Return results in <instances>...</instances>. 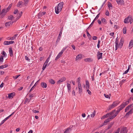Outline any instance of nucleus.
Returning <instances> with one entry per match:
<instances>
[{"instance_id": "25", "label": "nucleus", "mask_w": 133, "mask_h": 133, "mask_svg": "<svg viewBox=\"0 0 133 133\" xmlns=\"http://www.w3.org/2000/svg\"><path fill=\"white\" fill-rule=\"evenodd\" d=\"M101 21L102 23L104 24H105L107 23V22L106 20V19L104 18H102V19H101Z\"/></svg>"}, {"instance_id": "36", "label": "nucleus", "mask_w": 133, "mask_h": 133, "mask_svg": "<svg viewBox=\"0 0 133 133\" xmlns=\"http://www.w3.org/2000/svg\"><path fill=\"white\" fill-rule=\"evenodd\" d=\"M14 112H13L11 114L9 115V116L7 117L6 118H5L4 120H5V121H6L7 119H8L12 115H13Z\"/></svg>"}, {"instance_id": "1", "label": "nucleus", "mask_w": 133, "mask_h": 133, "mask_svg": "<svg viewBox=\"0 0 133 133\" xmlns=\"http://www.w3.org/2000/svg\"><path fill=\"white\" fill-rule=\"evenodd\" d=\"M63 2H61L58 4L57 6L55 7V11L56 14H58L61 11L63 7Z\"/></svg>"}, {"instance_id": "4", "label": "nucleus", "mask_w": 133, "mask_h": 133, "mask_svg": "<svg viewBox=\"0 0 133 133\" xmlns=\"http://www.w3.org/2000/svg\"><path fill=\"white\" fill-rule=\"evenodd\" d=\"M115 110H114L108 113L109 114L108 115V116L109 117V118H112V119L114 118L116 116H115Z\"/></svg>"}, {"instance_id": "23", "label": "nucleus", "mask_w": 133, "mask_h": 133, "mask_svg": "<svg viewBox=\"0 0 133 133\" xmlns=\"http://www.w3.org/2000/svg\"><path fill=\"white\" fill-rule=\"evenodd\" d=\"M50 63H49L48 64H46V63H44V64H43V67L42 68V69L43 70H44L45 69V68H46V66H49V65L50 64Z\"/></svg>"}, {"instance_id": "39", "label": "nucleus", "mask_w": 133, "mask_h": 133, "mask_svg": "<svg viewBox=\"0 0 133 133\" xmlns=\"http://www.w3.org/2000/svg\"><path fill=\"white\" fill-rule=\"evenodd\" d=\"M18 35V34H17L15 35L14 36H13L12 37H11V40H14V39Z\"/></svg>"}, {"instance_id": "29", "label": "nucleus", "mask_w": 133, "mask_h": 133, "mask_svg": "<svg viewBox=\"0 0 133 133\" xmlns=\"http://www.w3.org/2000/svg\"><path fill=\"white\" fill-rule=\"evenodd\" d=\"M132 112V109H131L126 114L125 116H129L130 114H131Z\"/></svg>"}, {"instance_id": "19", "label": "nucleus", "mask_w": 133, "mask_h": 133, "mask_svg": "<svg viewBox=\"0 0 133 133\" xmlns=\"http://www.w3.org/2000/svg\"><path fill=\"white\" fill-rule=\"evenodd\" d=\"M78 88L79 89V92L80 94H81L82 91V89L81 84L78 85Z\"/></svg>"}, {"instance_id": "59", "label": "nucleus", "mask_w": 133, "mask_h": 133, "mask_svg": "<svg viewBox=\"0 0 133 133\" xmlns=\"http://www.w3.org/2000/svg\"><path fill=\"white\" fill-rule=\"evenodd\" d=\"M104 36H102V37H101V40H100V39H99L98 40V42H100L101 41H102V42H103V40H102V39H104Z\"/></svg>"}, {"instance_id": "28", "label": "nucleus", "mask_w": 133, "mask_h": 133, "mask_svg": "<svg viewBox=\"0 0 133 133\" xmlns=\"http://www.w3.org/2000/svg\"><path fill=\"white\" fill-rule=\"evenodd\" d=\"M108 6L110 9H112V6L110 3H109L108 4Z\"/></svg>"}, {"instance_id": "12", "label": "nucleus", "mask_w": 133, "mask_h": 133, "mask_svg": "<svg viewBox=\"0 0 133 133\" xmlns=\"http://www.w3.org/2000/svg\"><path fill=\"white\" fill-rule=\"evenodd\" d=\"M25 5L24 3L22 2H19L17 4V6L18 7L21 8L22 6H24Z\"/></svg>"}, {"instance_id": "43", "label": "nucleus", "mask_w": 133, "mask_h": 133, "mask_svg": "<svg viewBox=\"0 0 133 133\" xmlns=\"http://www.w3.org/2000/svg\"><path fill=\"white\" fill-rule=\"evenodd\" d=\"M29 0H24V3L25 4V5L26 6L27 5L29 1Z\"/></svg>"}, {"instance_id": "37", "label": "nucleus", "mask_w": 133, "mask_h": 133, "mask_svg": "<svg viewBox=\"0 0 133 133\" xmlns=\"http://www.w3.org/2000/svg\"><path fill=\"white\" fill-rule=\"evenodd\" d=\"M14 17L13 16L10 15V16H9L8 18V19L12 21L14 19Z\"/></svg>"}, {"instance_id": "44", "label": "nucleus", "mask_w": 133, "mask_h": 133, "mask_svg": "<svg viewBox=\"0 0 133 133\" xmlns=\"http://www.w3.org/2000/svg\"><path fill=\"white\" fill-rule=\"evenodd\" d=\"M95 21V20H94L92 22V23H91V24L89 26L88 28H90L93 25V24L94 23Z\"/></svg>"}, {"instance_id": "52", "label": "nucleus", "mask_w": 133, "mask_h": 133, "mask_svg": "<svg viewBox=\"0 0 133 133\" xmlns=\"http://www.w3.org/2000/svg\"><path fill=\"white\" fill-rule=\"evenodd\" d=\"M100 13H99L97 15L96 17L95 18V19H94V20H95H95H96L98 18L100 15Z\"/></svg>"}, {"instance_id": "60", "label": "nucleus", "mask_w": 133, "mask_h": 133, "mask_svg": "<svg viewBox=\"0 0 133 133\" xmlns=\"http://www.w3.org/2000/svg\"><path fill=\"white\" fill-rule=\"evenodd\" d=\"M120 130V129L118 128L117 130L116 131L115 133H119Z\"/></svg>"}, {"instance_id": "31", "label": "nucleus", "mask_w": 133, "mask_h": 133, "mask_svg": "<svg viewBox=\"0 0 133 133\" xmlns=\"http://www.w3.org/2000/svg\"><path fill=\"white\" fill-rule=\"evenodd\" d=\"M4 60L3 57L2 56H0V64H2Z\"/></svg>"}, {"instance_id": "64", "label": "nucleus", "mask_w": 133, "mask_h": 133, "mask_svg": "<svg viewBox=\"0 0 133 133\" xmlns=\"http://www.w3.org/2000/svg\"><path fill=\"white\" fill-rule=\"evenodd\" d=\"M87 34L88 36L90 38L91 37V36L90 34H89L88 31H87Z\"/></svg>"}, {"instance_id": "46", "label": "nucleus", "mask_w": 133, "mask_h": 133, "mask_svg": "<svg viewBox=\"0 0 133 133\" xmlns=\"http://www.w3.org/2000/svg\"><path fill=\"white\" fill-rule=\"evenodd\" d=\"M22 12L21 11V13L19 14V17H18V18H16V19L18 20L19 19V18L22 15Z\"/></svg>"}, {"instance_id": "20", "label": "nucleus", "mask_w": 133, "mask_h": 133, "mask_svg": "<svg viewBox=\"0 0 133 133\" xmlns=\"http://www.w3.org/2000/svg\"><path fill=\"white\" fill-rule=\"evenodd\" d=\"M12 5L11 4H10L8 7L5 9V12L4 13H5L8 11L11 7Z\"/></svg>"}, {"instance_id": "2", "label": "nucleus", "mask_w": 133, "mask_h": 133, "mask_svg": "<svg viewBox=\"0 0 133 133\" xmlns=\"http://www.w3.org/2000/svg\"><path fill=\"white\" fill-rule=\"evenodd\" d=\"M119 102L117 101L114 102L113 103L109 106L108 110H110L111 109L116 107L119 104Z\"/></svg>"}, {"instance_id": "27", "label": "nucleus", "mask_w": 133, "mask_h": 133, "mask_svg": "<svg viewBox=\"0 0 133 133\" xmlns=\"http://www.w3.org/2000/svg\"><path fill=\"white\" fill-rule=\"evenodd\" d=\"M117 2L118 4H122L123 2V0H117Z\"/></svg>"}, {"instance_id": "61", "label": "nucleus", "mask_w": 133, "mask_h": 133, "mask_svg": "<svg viewBox=\"0 0 133 133\" xmlns=\"http://www.w3.org/2000/svg\"><path fill=\"white\" fill-rule=\"evenodd\" d=\"M97 39V37L96 36H94L92 37V39L94 40H96Z\"/></svg>"}, {"instance_id": "26", "label": "nucleus", "mask_w": 133, "mask_h": 133, "mask_svg": "<svg viewBox=\"0 0 133 133\" xmlns=\"http://www.w3.org/2000/svg\"><path fill=\"white\" fill-rule=\"evenodd\" d=\"M133 46V42H130L129 44L128 48L130 49L132 48Z\"/></svg>"}, {"instance_id": "5", "label": "nucleus", "mask_w": 133, "mask_h": 133, "mask_svg": "<svg viewBox=\"0 0 133 133\" xmlns=\"http://www.w3.org/2000/svg\"><path fill=\"white\" fill-rule=\"evenodd\" d=\"M73 126L72 125L70 126L69 127L67 128L65 130L64 133H69L72 130V128Z\"/></svg>"}, {"instance_id": "30", "label": "nucleus", "mask_w": 133, "mask_h": 133, "mask_svg": "<svg viewBox=\"0 0 133 133\" xmlns=\"http://www.w3.org/2000/svg\"><path fill=\"white\" fill-rule=\"evenodd\" d=\"M114 122H111L110 123V124L108 125V129H109L111 127L112 125H113L114 123Z\"/></svg>"}, {"instance_id": "47", "label": "nucleus", "mask_w": 133, "mask_h": 133, "mask_svg": "<svg viewBox=\"0 0 133 133\" xmlns=\"http://www.w3.org/2000/svg\"><path fill=\"white\" fill-rule=\"evenodd\" d=\"M131 97H130V98L128 100V101H127L126 102H124V103H125L127 104V105L131 101L130 99H131Z\"/></svg>"}, {"instance_id": "54", "label": "nucleus", "mask_w": 133, "mask_h": 133, "mask_svg": "<svg viewBox=\"0 0 133 133\" xmlns=\"http://www.w3.org/2000/svg\"><path fill=\"white\" fill-rule=\"evenodd\" d=\"M42 16V14L40 12L38 14V17L39 18H40Z\"/></svg>"}, {"instance_id": "58", "label": "nucleus", "mask_w": 133, "mask_h": 133, "mask_svg": "<svg viewBox=\"0 0 133 133\" xmlns=\"http://www.w3.org/2000/svg\"><path fill=\"white\" fill-rule=\"evenodd\" d=\"M33 112L35 113H38L39 112V111L38 110H33Z\"/></svg>"}, {"instance_id": "14", "label": "nucleus", "mask_w": 133, "mask_h": 133, "mask_svg": "<svg viewBox=\"0 0 133 133\" xmlns=\"http://www.w3.org/2000/svg\"><path fill=\"white\" fill-rule=\"evenodd\" d=\"M66 79V78L65 77H63L58 81L57 83L58 84L60 83L61 82L64 81Z\"/></svg>"}, {"instance_id": "50", "label": "nucleus", "mask_w": 133, "mask_h": 133, "mask_svg": "<svg viewBox=\"0 0 133 133\" xmlns=\"http://www.w3.org/2000/svg\"><path fill=\"white\" fill-rule=\"evenodd\" d=\"M30 101V100H29L27 98H26L25 100L24 103L26 104L27 102L29 103Z\"/></svg>"}, {"instance_id": "51", "label": "nucleus", "mask_w": 133, "mask_h": 133, "mask_svg": "<svg viewBox=\"0 0 133 133\" xmlns=\"http://www.w3.org/2000/svg\"><path fill=\"white\" fill-rule=\"evenodd\" d=\"M49 57H48L46 59V61L44 63L48 64V63L49 62Z\"/></svg>"}, {"instance_id": "3", "label": "nucleus", "mask_w": 133, "mask_h": 133, "mask_svg": "<svg viewBox=\"0 0 133 133\" xmlns=\"http://www.w3.org/2000/svg\"><path fill=\"white\" fill-rule=\"evenodd\" d=\"M133 21L132 17H131L128 16L125 18L124 20V22L125 23H128L130 22L131 23Z\"/></svg>"}, {"instance_id": "18", "label": "nucleus", "mask_w": 133, "mask_h": 133, "mask_svg": "<svg viewBox=\"0 0 133 133\" xmlns=\"http://www.w3.org/2000/svg\"><path fill=\"white\" fill-rule=\"evenodd\" d=\"M41 86L43 88H45L47 87V84L45 83L42 82L41 83Z\"/></svg>"}, {"instance_id": "62", "label": "nucleus", "mask_w": 133, "mask_h": 133, "mask_svg": "<svg viewBox=\"0 0 133 133\" xmlns=\"http://www.w3.org/2000/svg\"><path fill=\"white\" fill-rule=\"evenodd\" d=\"M20 75H17L16 76H13V77L15 79H17L19 76Z\"/></svg>"}, {"instance_id": "49", "label": "nucleus", "mask_w": 133, "mask_h": 133, "mask_svg": "<svg viewBox=\"0 0 133 133\" xmlns=\"http://www.w3.org/2000/svg\"><path fill=\"white\" fill-rule=\"evenodd\" d=\"M123 32L124 34H125L126 33V27L124 28Z\"/></svg>"}, {"instance_id": "34", "label": "nucleus", "mask_w": 133, "mask_h": 133, "mask_svg": "<svg viewBox=\"0 0 133 133\" xmlns=\"http://www.w3.org/2000/svg\"><path fill=\"white\" fill-rule=\"evenodd\" d=\"M49 82L51 84H54L55 83V81L52 79H50L49 80Z\"/></svg>"}, {"instance_id": "11", "label": "nucleus", "mask_w": 133, "mask_h": 133, "mask_svg": "<svg viewBox=\"0 0 133 133\" xmlns=\"http://www.w3.org/2000/svg\"><path fill=\"white\" fill-rule=\"evenodd\" d=\"M127 105V104L125 103H123L118 107L121 109V110H122Z\"/></svg>"}, {"instance_id": "55", "label": "nucleus", "mask_w": 133, "mask_h": 133, "mask_svg": "<svg viewBox=\"0 0 133 133\" xmlns=\"http://www.w3.org/2000/svg\"><path fill=\"white\" fill-rule=\"evenodd\" d=\"M87 91L88 92V94L89 95H91V92L88 89L87 90Z\"/></svg>"}, {"instance_id": "7", "label": "nucleus", "mask_w": 133, "mask_h": 133, "mask_svg": "<svg viewBox=\"0 0 133 133\" xmlns=\"http://www.w3.org/2000/svg\"><path fill=\"white\" fill-rule=\"evenodd\" d=\"M13 21H10L6 22L5 24V26L6 27H9L11 25L13 24Z\"/></svg>"}, {"instance_id": "16", "label": "nucleus", "mask_w": 133, "mask_h": 133, "mask_svg": "<svg viewBox=\"0 0 133 133\" xmlns=\"http://www.w3.org/2000/svg\"><path fill=\"white\" fill-rule=\"evenodd\" d=\"M9 49L10 55L11 57H12L13 56V51L12 50V48L11 47Z\"/></svg>"}, {"instance_id": "40", "label": "nucleus", "mask_w": 133, "mask_h": 133, "mask_svg": "<svg viewBox=\"0 0 133 133\" xmlns=\"http://www.w3.org/2000/svg\"><path fill=\"white\" fill-rule=\"evenodd\" d=\"M96 112L95 111H94L91 114V117H93L95 115Z\"/></svg>"}, {"instance_id": "42", "label": "nucleus", "mask_w": 133, "mask_h": 133, "mask_svg": "<svg viewBox=\"0 0 133 133\" xmlns=\"http://www.w3.org/2000/svg\"><path fill=\"white\" fill-rule=\"evenodd\" d=\"M118 42H115V43L116 47L115 50H116L118 48Z\"/></svg>"}, {"instance_id": "56", "label": "nucleus", "mask_w": 133, "mask_h": 133, "mask_svg": "<svg viewBox=\"0 0 133 133\" xmlns=\"http://www.w3.org/2000/svg\"><path fill=\"white\" fill-rule=\"evenodd\" d=\"M5 9H3L2 10V12H0V15H1L3 13H4V12H5Z\"/></svg>"}, {"instance_id": "10", "label": "nucleus", "mask_w": 133, "mask_h": 133, "mask_svg": "<svg viewBox=\"0 0 133 133\" xmlns=\"http://www.w3.org/2000/svg\"><path fill=\"white\" fill-rule=\"evenodd\" d=\"M127 105V104L125 103H123L118 107L121 109V110H122Z\"/></svg>"}, {"instance_id": "41", "label": "nucleus", "mask_w": 133, "mask_h": 133, "mask_svg": "<svg viewBox=\"0 0 133 133\" xmlns=\"http://www.w3.org/2000/svg\"><path fill=\"white\" fill-rule=\"evenodd\" d=\"M123 45V43H122V42H120V43H119L118 45V48H121L122 47Z\"/></svg>"}, {"instance_id": "57", "label": "nucleus", "mask_w": 133, "mask_h": 133, "mask_svg": "<svg viewBox=\"0 0 133 133\" xmlns=\"http://www.w3.org/2000/svg\"><path fill=\"white\" fill-rule=\"evenodd\" d=\"M35 96V94H33L31 95L30 96H29V97H30V99L32 97H34Z\"/></svg>"}, {"instance_id": "21", "label": "nucleus", "mask_w": 133, "mask_h": 133, "mask_svg": "<svg viewBox=\"0 0 133 133\" xmlns=\"http://www.w3.org/2000/svg\"><path fill=\"white\" fill-rule=\"evenodd\" d=\"M67 87L68 89V91L69 93L71 91V86L70 84L69 83L67 84Z\"/></svg>"}, {"instance_id": "53", "label": "nucleus", "mask_w": 133, "mask_h": 133, "mask_svg": "<svg viewBox=\"0 0 133 133\" xmlns=\"http://www.w3.org/2000/svg\"><path fill=\"white\" fill-rule=\"evenodd\" d=\"M2 54L4 56V57H5L6 56V54L4 51H3Z\"/></svg>"}, {"instance_id": "15", "label": "nucleus", "mask_w": 133, "mask_h": 133, "mask_svg": "<svg viewBox=\"0 0 133 133\" xmlns=\"http://www.w3.org/2000/svg\"><path fill=\"white\" fill-rule=\"evenodd\" d=\"M84 61L85 62H90L92 61L93 60L91 58H89L84 59Z\"/></svg>"}, {"instance_id": "13", "label": "nucleus", "mask_w": 133, "mask_h": 133, "mask_svg": "<svg viewBox=\"0 0 133 133\" xmlns=\"http://www.w3.org/2000/svg\"><path fill=\"white\" fill-rule=\"evenodd\" d=\"M112 119V118H109L107 119L103 123V124L102 126L104 125H106V124H105V123H107L109 122L110 120Z\"/></svg>"}, {"instance_id": "48", "label": "nucleus", "mask_w": 133, "mask_h": 133, "mask_svg": "<svg viewBox=\"0 0 133 133\" xmlns=\"http://www.w3.org/2000/svg\"><path fill=\"white\" fill-rule=\"evenodd\" d=\"M67 48L66 47H65L62 49L61 51L62 53H63V52H64V51H65V50Z\"/></svg>"}, {"instance_id": "63", "label": "nucleus", "mask_w": 133, "mask_h": 133, "mask_svg": "<svg viewBox=\"0 0 133 133\" xmlns=\"http://www.w3.org/2000/svg\"><path fill=\"white\" fill-rule=\"evenodd\" d=\"M105 14L107 16H109V11H107L105 12Z\"/></svg>"}, {"instance_id": "38", "label": "nucleus", "mask_w": 133, "mask_h": 133, "mask_svg": "<svg viewBox=\"0 0 133 133\" xmlns=\"http://www.w3.org/2000/svg\"><path fill=\"white\" fill-rule=\"evenodd\" d=\"M108 115H109V114H106L104 115L101 118V119H104L105 118H107L108 117Z\"/></svg>"}, {"instance_id": "35", "label": "nucleus", "mask_w": 133, "mask_h": 133, "mask_svg": "<svg viewBox=\"0 0 133 133\" xmlns=\"http://www.w3.org/2000/svg\"><path fill=\"white\" fill-rule=\"evenodd\" d=\"M104 96H105V97H106V98H109V99L110 98L111 95L110 94L109 95H108L107 94H104Z\"/></svg>"}, {"instance_id": "9", "label": "nucleus", "mask_w": 133, "mask_h": 133, "mask_svg": "<svg viewBox=\"0 0 133 133\" xmlns=\"http://www.w3.org/2000/svg\"><path fill=\"white\" fill-rule=\"evenodd\" d=\"M82 58V55L80 54L77 55L76 58V61L77 62L78 61V60H80Z\"/></svg>"}, {"instance_id": "32", "label": "nucleus", "mask_w": 133, "mask_h": 133, "mask_svg": "<svg viewBox=\"0 0 133 133\" xmlns=\"http://www.w3.org/2000/svg\"><path fill=\"white\" fill-rule=\"evenodd\" d=\"M121 111V110L120 109H119V108L118 107V108H117V111H116H116L115 112V116H116L119 113V112L120 111Z\"/></svg>"}, {"instance_id": "17", "label": "nucleus", "mask_w": 133, "mask_h": 133, "mask_svg": "<svg viewBox=\"0 0 133 133\" xmlns=\"http://www.w3.org/2000/svg\"><path fill=\"white\" fill-rule=\"evenodd\" d=\"M15 95V93L14 92L8 94V97L9 98H12Z\"/></svg>"}, {"instance_id": "33", "label": "nucleus", "mask_w": 133, "mask_h": 133, "mask_svg": "<svg viewBox=\"0 0 133 133\" xmlns=\"http://www.w3.org/2000/svg\"><path fill=\"white\" fill-rule=\"evenodd\" d=\"M14 42H4L3 44L4 45H9L13 43Z\"/></svg>"}, {"instance_id": "45", "label": "nucleus", "mask_w": 133, "mask_h": 133, "mask_svg": "<svg viewBox=\"0 0 133 133\" xmlns=\"http://www.w3.org/2000/svg\"><path fill=\"white\" fill-rule=\"evenodd\" d=\"M80 79L81 78L80 77H78L77 79V82H78V84H81L80 83Z\"/></svg>"}, {"instance_id": "8", "label": "nucleus", "mask_w": 133, "mask_h": 133, "mask_svg": "<svg viewBox=\"0 0 133 133\" xmlns=\"http://www.w3.org/2000/svg\"><path fill=\"white\" fill-rule=\"evenodd\" d=\"M102 53L98 51L97 52V57L98 59L102 58Z\"/></svg>"}, {"instance_id": "24", "label": "nucleus", "mask_w": 133, "mask_h": 133, "mask_svg": "<svg viewBox=\"0 0 133 133\" xmlns=\"http://www.w3.org/2000/svg\"><path fill=\"white\" fill-rule=\"evenodd\" d=\"M85 85L86 87V88H87L88 89H89V82L88 81L86 80V84Z\"/></svg>"}, {"instance_id": "22", "label": "nucleus", "mask_w": 133, "mask_h": 133, "mask_svg": "<svg viewBox=\"0 0 133 133\" xmlns=\"http://www.w3.org/2000/svg\"><path fill=\"white\" fill-rule=\"evenodd\" d=\"M133 105V104H130L128 105L125 109V112H126L129 109L131 108V107Z\"/></svg>"}, {"instance_id": "6", "label": "nucleus", "mask_w": 133, "mask_h": 133, "mask_svg": "<svg viewBox=\"0 0 133 133\" xmlns=\"http://www.w3.org/2000/svg\"><path fill=\"white\" fill-rule=\"evenodd\" d=\"M128 130L127 127H123L121 129L120 131V133H127Z\"/></svg>"}]
</instances>
